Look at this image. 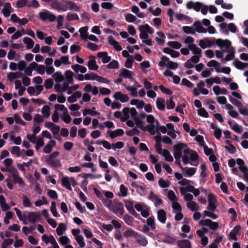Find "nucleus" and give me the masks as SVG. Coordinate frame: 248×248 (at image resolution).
Instances as JSON below:
<instances>
[{
	"label": "nucleus",
	"mask_w": 248,
	"mask_h": 248,
	"mask_svg": "<svg viewBox=\"0 0 248 248\" xmlns=\"http://www.w3.org/2000/svg\"><path fill=\"white\" fill-rule=\"evenodd\" d=\"M158 65L162 67L167 66L169 68L172 70L176 69L179 66L177 62L170 61L169 58L166 56H163L161 58V61L159 62Z\"/></svg>",
	"instance_id": "1"
},
{
	"label": "nucleus",
	"mask_w": 248,
	"mask_h": 248,
	"mask_svg": "<svg viewBox=\"0 0 248 248\" xmlns=\"http://www.w3.org/2000/svg\"><path fill=\"white\" fill-rule=\"evenodd\" d=\"M60 153L58 151L53 152L46 159V162L47 164L54 168H58L61 166V162L59 159H54L57 156H59Z\"/></svg>",
	"instance_id": "2"
},
{
	"label": "nucleus",
	"mask_w": 248,
	"mask_h": 248,
	"mask_svg": "<svg viewBox=\"0 0 248 248\" xmlns=\"http://www.w3.org/2000/svg\"><path fill=\"white\" fill-rule=\"evenodd\" d=\"M39 17L43 21H47L51 22L55 21L57 18L54 14L47 10L40 12Z\"/></svg>",
	"instance_id": "3"
},
{
	"label": "nucleus",
	"mask_w": 248,
	"mask_h": 248,
	"mask_svg": "<svg viewBox=\"0 0 248 248\" xmlns=\"http://www.w3.org/2000/svg\"><path fill=\"white\" fill-rule=\"evenodd\" d=\"M8 171L12 174V177L16 183H18L19 185H23L24 182L23 179L19 176V173L17 170L12 167L7 169Z\"/></svg>",
	"instance_id": "4"
},
{
	"label": "nucleus",
	"mask_w": 248,
	"mask_h": 248,
	"mask_svg": "<svg viewBox=\"0 0 248 248\" xmlns=\"http://www.w3.org/2000/svg\"><path fill=\"white\" fill-rule=\"evenodd\" d=\"M199 224L200 225L202 226H208L212 230H215L218 227V224L217 222H213L210 219L201 220L200 221Z\"/></svg>",
	"instance_id": "5"
},
{
	"label": "nucleus",
	"mask_w": 248,
	"mask_h": 248,
	"mask_svg": "<svg viewBox=\"0 0 248 248\" xmlns=\"http://www.w3.org/2000/svg\"><path fill=\"white\" fill-rule=\"evenodd\" d=\"M28 218L31 223L34 224L37 220L41 219L40 213L30 212L28 213Z\"/></svg>",
	"instance_id": "6"
},
{
	"label": "nucleus",
	"mask_w": 248,
	"mask_h": 248,
	"mask_svg": "<svg viewBox=\"0 0 248 248\" xmlns=\"http://www.w3.org/2000/svg\"><path fill=\"white\" fill-rule=\"evenodd\" d=\"M112 211L115 214L119 213L123 215L124 213L123 204L121 202L115 203L112 206Z\"/></svg>",
	"instance_id": "7"
},
{
	"label": "nucleus",
	"mask_w": 248,
	"mask_h": 248,
	"mask_svg": "<svg viewBox=\"0 0 248 248\" xmlns=\"http://www.w3.org/2000/svg\"><path fill=\"white\" fill-rule=\"evenodd\" d=\"M240 229L241 226L240 225L235 226L229 233V239L234 241L237 240V235L239 234Z\"/></svg>",
	"instance_id": "8"
},
{
	"label": "nucleus",
	"mask_w": 248,
	"mask_h": 248,
	"mask_svg": "<svg viewBox=\"0 0 248 248\" xmlns=\"http://www.w3.org/2000/svg\"><path fill=\"white\" fill-rule=\"evenodd\" d=\"M30 65L32 67V68L36 70L38 74L41 75L45 74L46 68L43 65H39L35 62H32L30 63Z\"/></svg>",
	"instance_id": "9"
},
{
	"label": "nucleus",
	"mask_w": 248,
	"mask_h": 248,
	"mask_svg": "<svg viewBox=\"0 0 248 248\" xmlns=\"http://www.w3.org/2000/svg\"><path fill=\"white\" fill-rule=\"evenodd\" d=\"M149 199L154 202L155 205L156 207L158 206L162 203V200L158 197L155 194L153 191L150 192Z\"/></svg>",
	"instance_id": "10"
},
{
	"label": "nucleus",
	"mask_w": 248,
	"mask_h": 248,
	"mask_svg": "<svg viewBox=\"0 0 248 248\" xmlns=\"http://www.w3.org/2000/svg\"><path fill=\"white\" fill-rule=\"evenodd\" d=\"M108 133L109 135V137L112 139H115L118 136H121L124 133V131L122 129H117L114 131L108 130Z\"/></svg>",
	"instance_id": "11"
},
{
	"label": "nucleus",
	"mask_w": 248,
	"mask_h": 248,
	"mask_svg": "<svg viewBox=\"0 0 248 248\" xmlns=\"http://www.w3.org/2000/svg\"><path fill=\"white\" fill-rule=\"evenodd\" d=\"M108 43L110 45L112 46L117 51H121L122 49V47L119 45V43L111 36L108 37Z\"/></svg>",
	"instance_id": "12"
},
{
	"label": "nucleus",
	"mask_w": 248,
	"mask_h": 248,
	"mask_svg": "<svg viewBox=\"0 0 248 248\" xmlns=\"http://www.w3.org/2000/svg\"><path fill=\"white\" fill-rule=\"evenodd\" d=\"M97 56L99 58L102 59V61L103 63H107L111 60V57L108 56V52L106 51L98 52Z\"/></svg>",
	"instance_id": "13"
},
{
	"label": "nucleus",
	"mask_w": 248,
	"mask_h": 248,
	"mask_svg": "<svg viewBox=\"0 0 248 248\" xmlns=\"http://www.w3.org/2000/svg\"><path fill=\"white\" fill-rule=\"evenodd\" d=\"M139 31L140 32L149 33L152 34L154 33V30L147 24L140 25L139 27Z\"/></svg>",
	"instance_id": "14"
},
{
	"label": "nucleus",
	"mask_w": 248,
	"mask_h": 248,
	"mask_svg": "<svg viewBox=\"0 0 248 248\" xmlns=\"http://www.w3.org/2000/svg\"><path fill=\"white\" fill-rule=\"evenodd\" d=\"M90 58L92 59L89 61L88 62L87 66L88 68L91 70H96L98 69L99 66L96 64L95 57L93 56H90Z\"/></svg>",
	"instance_id": "15"
},
{
	"label": "nucleus",
	"mask_w": 248,
	"mask_h": 248,
	"mask_svg": "<svg viewBox=\"0 0 248 248\" xmlns=\"http://www.w3.org/2000/svg\"><path fill=\"white\" fill-rule=\"evenodd\" d=\"M136 240L140 245L143 247H145L148 244V241L146 237L139 233L138 235L136 237Z\"/></svg>",
	"instance_id": "16"
},
{
	"label": "nucleus",
	"mask_w": 248,
	"mask_h": 248,
	"mask_svg": "<svg viewBox=\"0 0 248 248\" xmlns=\"http://www.w3.org/2000/svg\"><path fill=\"white\" fill-rule=\"evenodd\" d=\"M189 50L192 51L195 55L202 56V50L200 48L197 47L195 44H190L188 46Z\"/></svg>",
	"instance_id": "17"
},
{
	"label": "nucleus",
	"mask_w": 248,
	"mask_h": 248,
	"mask_svg": "<svg viewBox=\"0 0 248 248\" xmlns=\"http://www.w3.org/2000/svg\"><path fill=\"white\" fill-rule=\"evenodd\" d=\"M56 142L54 140H51L45 146L43 151L46 154H49L51 152L52 147L56 145Z\"/></svg>",
	"instance_id": "18"
},
{
	"label": "nucleus",
	"mask_w": 248,
	"mask_h": 248,
	"mask_svg": "<svg viewBox=\"0 0 248 248\" xmlns=\"http://www.w3.org/2000/svg\"><path fill=\"white\" fill-rule=\"evenodd\" d=\"M66 7L67 8L70 10H73L76 12H79L80 10L79 7L74 2L67 0L66 1Z\"/></svg>",
	"instance_id": "19"
},
{
	"label": "nucleus",
	"mask_w": 248,
	"mask_h": 248,
	"mask_svg": "<svg viewBox=\"0 0 248 248\" xmlns=\"http://www.w3.org/2000/svg\"><path fill=\"white\" fill-rule=\"evenodd\" d=\"M177 244L179 248H191V247L190 242L187 240H178Z\"/></svg>",
	"instance_id": "20"
},
{
	"label": "nucleus",
	"mask_w": 248,
	"mask_h": 248,
	"mask_svg": "<svg viewBox=\"0 0 248 248\" xmlns=\"http://www.w3.org/2000/svg\"><path fill=\"white\" fill-rule=\"evenodd\" d=\"M185 176H191L193 175L196 171V169L195 168H183L182 170Z\"/></svg>",
	"instance_id": "21"
},
{
	"label": "nucleus",
	"mask_w": 248,
	"mask_h": 248,
	"mask_svg": "<svg viewBox=\"0 0 248 248\" xmlns=\"http://www.w3.org/2000/svg\"><path fill=\"white\" fill-rule=\"evenodd\" d=\"M133 72L126 69H123L119 73V76L121 78H132Z\"/></svg>",
	"instance_id": "22"
},
{
	"label": "nucleus",
	"mask_w": 248,
	"mask_h": 248,
	"mask_svg": "<svg viewBox=\"0 0 248 248\" xmlns=\"http://www.w3.org/2000/svg\"><path fill=\"white\" fill-rule=\"evenodd\" d=\"M166 213L163 209L159 210L157 212V219L162 223H165L166 220Z\"/></svg>",
	"instance_id": "23"
},
{
	"label": "nucleus",
	"mask_w": 248,
	"mask_h": 248,
	"mask_svg": "<svg viewBox=\"0 0 248 248\" xmlns=\"http://www.w3.org/2000/svg\"><path fill=\"white\" fill-rule=\"evenodd\" d=\"M51 6L53 9L59 11H66L67 10V9L62 7V3L57 0L52 1L51 3Z\"/></svg>",
	"instance_id": "24"
},
{
	"label": "nucleus",
	"mask_w": 248,
	"mask_h": 248,
	"mask_svg": "<svg viewBox=\"0 0 248 248\" xmlns=\"http://www.w3.org/2000/svg\"><path fill=\"white\" fill-rule=\"evenodd\" d=\"M62 185L63 187H65L68 190L70 191L72 190L70 182V178L68 177L65 176L62 178Z\"/></svg>",
	"instance_id": "25"
},
{
	"label": "nucleus",
	"mask_w": 248,
	"mask_h": 248,
	"mask_svg": "<svg viewBox=\"0 0 248 248\" xmlns=\"http://www.w3.org/2000/svg\"><path fill=\"white\" fill-rule=\"evenodd\" d=\"M211 127L212 129L215 130L214 135L217 139H220L222 135V131L221 129L217 127V126L214 123L211 124Z\"/></svg>",
	"instance_id": "26"
},
{
	"label": "nucleus",
	"mask_w": 248,
	"mask_h": 248,
	"mask_svg": "<svg viewBox=\"0 0 248 248\" xmlns=\"http://www.w3.org/2000/svg\"><path fill=\"white\" fill-rule=\"evenodd\" d=\"M193 25L196 28V31L199 33H206L207 30L201 24L200 21L195 22Z\"/></svg>",
	"instance_id": "27"
},
{
	"label": "nucleus",
	"mask_w": 248,
	"mask_h": 248,
	"mask_svg": "<svg viewBox=\"0 0 248 248\" xmlns=\"http://www.w3.org/2000/svg\"><path fill=\"white\" fill-rule=\"evenodd\" d=\"M226 108L229 110L228 113L232 118H236L238 116V112L236 110H232L233 107L231 105L226 104Z\"/></svg>",
	"instance_id": "28"
},
{
	"label": "nucleus",
	"mask_w": 248,
	"mask_h": 248,
	"mask_svg": "<svg viewBox=\"0 0 248 248\" xmlns=\"http://www.w3.org/2000/svg\"><path fill=\"white\" fill-rule=\"evenodd\" d=\"M165 101L162 98H158L156 100V107L159 110H164L165 108Z\"/></svg>",
	"instance_id": "29"
},
{
	"label": "nucleus",
	"mask_w": 248,
	"mask_h": 248,
	"mask_svg": "<svg viewBox=\"0 0 248 248\" xmlns=\"http://www.w3.org/2000/svg\"><path fill=\"white\" fill-rule=\"evenodd\" d=\"M185 147H187L186 144L178 143L173 146V151L176 153H182V149Z\"/></svg>",
	"instance_id": "30"
},
{
	"label": "nucleus",
	"mask_w": 248,
	"mask_h": 248,
	"mask_svg": "<svg viewBox=\"0 0 248 248\" xmlns=\"http://www.w3.org/2000/svg\"><path fill=\"white\" fill-rule=\"evenodd\" d=\"M65 76L67 82L69 84H72L74 82L73 73L70 70H66Z\"/></svg>",
	"instance_id": "31"
},
{
	"label": "nucleus",
	"mask_w": 248,
	"mask_h": 248,
	"mask_svg": "<svg viewBox=\"0 0 248 248\" xmlns=\"http://www.w3.org/2000/svg\"><path fill=\"white\" fill-rule=\"evenodd\" d=\"M23 42L24 44L27 45V48L28 49L32 48L34 44L33 41L28 37H24L23 39Z\"/></svg>",
	"instance_id": "32"
},
{
	"label": "nucleus",
	"mask_w": 248,
	"mask_h": 248,
	"mask_svg": "<svg viewBox=\"0 0 248 248\" xmlns=\"http://www.w3.org/2000/svg\"><path fill=\"white\" fill-rule=\"evenodd\" d=\"M137 235H138V233L131 229L127 230L124 233V237H129L132 236L136 237Z\"/></svg>",
	"instance_id": "33"
},
{
	"label": "nucleus",
	"mask_w": 248,
	"mask_h": 248,
	"mask_svg": "<svg viewBox=\"0 0 248 248\" xmlns=\"http://www.w3.org/2000/svg\"><path fill=\"white\" fill-rule=\"evenodd\" d=\"M123 112L124 114L123 116L121 118L122 122H125L129 118L130 108L126 107L124 108L123 109Z\"/></svg>",
	"instance_id": "34"
},
{
	"label": "nucleus",
	"mask_w": 248,
	"mask_h": 248,
	"mask_svg": "<svg viewBox=\"0 0 248 248\" xmlns=\"http://www.w3.org/2000/svg\"><path fill=\"white\" fill-rule=\"evenodd\" d=\"M168 162H172L173 160V157L171 155L170 152L167 149H164V152L161 155Z\"/></svg>",
	"instance_id": "35"
},
{
	"label": "nucleus",
	"mask_w": 248,
	"mask_h": 248,
	"mask_svg": "<svg viewBox=\"0 0 248 248\" xmlns=\"http://www.w3.org/2000/svg\"><path fill=\"white\" fill-rule=\"evenodd\" d=\"M147 225L150 227V229L152 231H154L156 227L154 217H149L147 219Z\"/></svg>",
	"instance_id": "36"
},
{
	"label": "nucleus",
	"mask_w": 248,
	"mask_h": 248,
	"mask_svg": "<svg viewBox=\"0 0 248 248\" xmlns=\"http://www.w3.org/2000/svg\"><path fill=\"white\" fill-rule=\"evenodd\" d=\"M66 229V225L64 224L61 223L59 224L58 227L56 229V232L58 235H62L63 234V232L65 231Z\"/></svg>",
	"instance_id": "37"
},
{
	"label": "nucleus",
	"mask_w": 248,
	"mask_h": 248,
	"mask_svg": "<svg viewBox=\"0 0 248 248\" xmlns=\"http://www.w3.org/2000/svg\"><path fill=\"white\" fill-rule=\"evenodd\" d=\"M157 34L161 38L156 37L155 40L159 45H163L165 42V35L163 32H157Z\"/></svg>",
	"instance_id": "38"
},
{
	"label": "nucleus",
	"mask_w": 248,
	"mask_h": 248,
	"mask_svg": "<svg viewBox=\"0 0 248 248\" xmlns=\"http://www.w3.org/2000/svg\"><path fill=\"white\" fill-rule=\"evenodd\" d=\"M52 77L56 82H61L64 80V77L61 72H57L55 73L53 75Z\"/></svg>",
	"instance_id": "39"
},
{
	"label": "nucleus",
	"mask_w": 248,
	"mask_h": 248,
	"mask_svg": "<svg viewBox=\"0 0 248 248\" xmlns=\"http://www.w3.org/2000/svg\"><path fill=\"white\" fill-rule=\"evenodd\" d=\"M187 207L192 211H196L198 210V204L194 202H190L186 204Z\"/></svg>",
	"instance_id": "40"
},
{
	"label": "nucleus",
	"mask_w": 248,
	"mask_h": 248,
	"mask_svg": "<svg viewBox=\"0 0 248 248\" xmlns=\"http://www.w3.org/2000/svg\"><path fill=\"white\" fill-rule=\"evenodd\" d=\"M233 63L235 67L238 69L242 70L246 68V63L240 61L238 59H236Z\"/></svg>",
	"instance_id": "41"
},
{
	"label": "nucleus",
	"mask_w": 248,
	"mask_h": 248,
	"mask_svg": "<svg viewBox=\"0 0 248 248\" xmlns=\"http://www.w3.org/2000/svg\"><path fill=\"white\" fill-rule=\"evenodd\" d=\"M207 66L210 67H214L216 69V71L217 72V69H218L220 67L221 65L220 63L215 61V60H211L207 63Z\"/></svg>",
	"instance_id": "42"
},
{
	"label": "nucleus",
	"mask_w": 248,
	"mask_h": 248,
	"mask_svg": "<svg viewBox=\"0 0 248 248\" xmlns=\"http://www.w3.org/2000/svg\"><path fill=\"white\" fill-rule=\"evenodd\" d=\"M135 122L136 125L137 127L140 128L141 130L143 131H146V127L143 125V123L140 119V118L138 117L135 120H134Z\"/></svg>",
	"instance_id": "43"
},
{
	"label": "nucleus",
	"mask_w": 248,
	"mask_h": 248,
	"mask_svg": "<svg viewBox=\"0 0 248 248\" xmlns=\"http://www.w3.org/2000/svg\"><path fill=\"white\" fill-rule=\"evenodd\" d=\"M50 108L47 105L44 106L42 109V113L45 118H48L50 116Z\"/></svg>",
	"instance_id": "44"
},
{
	"label": "nucleus",
	"mask_w": 248,
	"mask_h": 248,
	"mask_svg": "<svg viewBox=\"0 0 248 248\" xmlns=\"http://www.w3.org/2000/svg\"><path fill=\"white\" fill-rule=\"evenodd\" d=\"M120 192L118 193L119 197H125L127 195V189L125 186L122 184L120 187Z\"/></svg>",
	"instance_id": "45"
},
{
	"label": "nucleus",
	"mask_w": 248,
	"mask_h": 248,
	"mask_svg": "<svg viewBox=\"0 0 248 248\" xmlns=\"http://www.w3.org/2000/svg\"><path fill=\"white\" fill-rule=\"evenodd\" d=\"M107 67L108 69H118L119 67V62L113 60L107 65Z\"/></svg>",
	"instance_id": "46"
},
{
	"label": "nucleus",
	"mask_w": 248,
	"mask_h": 248,
	"mask_svg": "<svg viewBox=\"0 0 248 248\" xmlns=\"http://www.w3.org/2000/svg\"><path fill=\"white\" fill-rule=\"evenodd\" d=\"M66 19L69 21L72 20H77L79 19V17L77 14L68 13L66 16Z\"/></svg>",
	"instance_id": "47"
},
{
	"label": "nucleus",
	"mask_w": 248,
	"mask_h": 248,
	"mask_svg": "<svg viewBox=\"0 0 248 248\" xmlns=\"http://www.w3.org/2000/svg\"><path fill=\"white\" fill-rule=\"evenodd\" d=\"M168 45L170 47L175 49H179L182 46L181 44L177 41H169Z\"/></svg>",
	"instance_id": "48"
},
{
	"label": "nucleus",
	"mask_w": 248,
	"mask_h": 248,
	"mask_svg": "<svg viewBox=\"0 0 248 248\" xmlns=\"http://www.w3.org/2000/svg\"><path fill=\"white\" fill-rule=\"evenodd\" d=\"M54 85L53 80L51 78L46 79L44 82V86L46 89H50L52 88Z\"/></svg>",
	"instance_id": "49"
},
{
	"label": "nucleus",
	"mask_w": 248,
	"mask_h": 248,
	"mask_svg": "<svg viewBox=\"0 0 248 248\" xmlns=\"http://www.w3.org/2000/svg\"><path fill=\"white\" fill-rule=\"evenodd\" d=\"M97 75L94 73H88L85 75V79L86 80H97Z\"/></svg>",
	"instance_id": "50"
},
{
	"label": "nucleus",
	"mask_w": 248,
	"mask_h": 248,
	"mask_svg": "<svg viewBox=\"0 0 248 248\" xmlns=\"http://www.w3.org/2000/svg\"><path fill=\"white\" fill-rule=\"evenodd\" d=\"M124 219L125 222L128 225L131 226L133 224L134 218L128 214L124 216Z\"/></svg>",
	"instance_id": "51"
},
{
	"label": "nucleus",
	"mask_w": 248,
	"mask_h": 248,
	"mask_svg": "<svg viewBox=\"0 0 248 248\" xmlns=\"http://www.w3.org/2000/svg\"><path fill=\"white\" fill-rule=\"evenodd\" d=\"M163 242L172 244L176 242V239L174 237H172L169 235H166L165 236L164 238L163 239Z\"/></svg>",
	"instance_id": "52"
},
{
	"label": "nucleus",
	"mask_w": 248,
	"mask_h": 248,
	"mask_svg": "<svg viewBox=\"0 0 248 248\" xmlns=\"http://www.w3.org/2000/svg\"><path fill=\"white\" fill-rule=\"evenodd\" d=\"M126 134L129 136H139L140 134V131L138 128L134 127L131 130L126 131Z\"/></svg>",
	"instance_id": "53"
},
{
	"label": "nucleus",
	"mask_w": 248,
	"mask_h": 248,
	"mask_svg": "<svg viewBox=\"0 0 248 248\" xmlns=\"http://www.w3.org/2000/svg\"><path fill=\"white\" fill-rule=\"evenodd\" d=\"M76 240L81 248H82L85 247V243L84 241L83 237L82 235H79L77 236L76 238Z\"/></svg>",
	"instance_id": "54"
},
{
	"label": "nucleus",
	"mask_w": 248,
	"mask_h": 248,
	"mask_svg": "<svg viewBox=\"0 0 248 248\" xmlns=\"http://www.w3.org/2000/svg\"><path fill=\"white\" fill-rule=\"evenodd\" d=\"M167 108L168 109H173L175 108V103L173 100V97L170 98L169 100L167 101Z\"/></svg>",
	"instance_id": "55"
},
{
	"label": "nucleus",
	"mask_w": 248,
	"mask_h": 248,
	"mask_svg": "<svg viewBox=\"0 0 248 248\" xmlns=\"http://www.w3.org/2000/svg\"><path fill=\"white\" fill-rule=\"evenodd\" d=\"M101 6L103 9L107 10H111L114 8V4L109 2H102Z\"/></svg>",
	"instance_id": "56"
},
{
	"label": "nucleus",
	"mask_w": 248,
	"mask_h": 248,
	"mask_svg": "<svg viewBox=\"0 0 248 248\" xmlns=\"http://www.w3.org/2000/svg\"><path fill=\"white\" fill-rule=\"evenodd\" d=\"M194 188H195L193 186L189 184L188 185L186 186L185 188L181 187L180 190L182 193L186 191L192 192H193V191L194 190Z\"/></svg>",
	"instance_id": "57"
},
{
	"label": "nucleus",
	"mask_w": 248,
	"mask_h": 248,
	"mask_svg": "<svg viewBox=\"0 0 248 248\" xmlns=\"http://www.w3.org/2000/svg\"><path fill=\"white\" fill-rule=\"evenodd\" d=\"M35 143V149L38 151L42 146L44 145L43 139L42 138H39L37 139V141Z\"/></svg>",
	"instance_id": "58"
},
{
	"label": "nucleus",
	"mask_w": 248,
	"mask_h": 248,
	"mask_svg": "<svg viewBox=\"0 0 248 248\" xmlns=\"http://www.w3.org/2000/svg\"><path fill=\"white\" fill-rule=\"evenodd\" d=\"M198 114L199 115L204 118H208L209 117L208 112L204 108H202L200 109H199L198 110Z\"/></svg>",
	"instance_id": "59"
},
{
	"label": "nucleus",
	"mask_w": 248,
	"mask_h": 248,
	"mask_svg": "<svg viewBox=\"0 0 248 248\" xmlns=\"http://www.w3.org/2000/svg\"><path fill=\"white\" fill-rule=\"evenodd\" d=\"M47 195L51 199L53 200L57 199L58 198V194L56 191L54 190L49 189L47 192Z\"/></svg>",
	"instance_id": "60"
},
{
	"label": "nucleus",
	"mask_w": 248,
	"mask_h": 248,
	"mask_svg": "<svg viewBox=\"0 0 248 248\" xmlns=\"http://www.w3.org/2000/svg\"><path fill=\"white\" fill-rule=\"evenodd\" d=\"M159 186L162 188H167L170 186V182L168 181H165L163 179H160L158 181Z\"/></svg>",
	"instance_id": "61"
},
{
	"label": "nucleus",
	"mask_w": 248,
	"mask_h": 248,
	"mask_svg": "<svg viewBox=\"0 0 248 248\" xmlns=\"http://www.w3.org/2000/svg\"><path fill=\"white\" fill-rule=\"evenodd\" d=\"M62 118L66 124H69L71 121V118L66 111L63 113Z\"/></svg>",
	"instance_id": "62"
},
{
	"label": "nucleus",
	"mask_w": 248,
	"mask_h": 248,
	"mask_svg": "<svg viewBox=\"0 0 248 248\" xmlns=\"http://www.w3.org/2000/svg\"><path fill=\"white\" fill-rule=\"evenodd\" d=\"M23 205L24 207H30L31 205V202L28 198V197L26 195H23Z\"/></svg>",
	"instance_id": "63"
},
{
	"label": "nucleus",
	"mask_w": 248,
	"mask_h": 248,
	"mask_svg": "<svg viewBox=\"0 0 248 248\" xmlns=\"http://www.w3.org/2000/svg\"><path fill=\"white\" fill-rule=\"evenodd\" d=\"M136 19V17L131 14H128L125 16L126 21L129 23L134 22Z\"/></svg>",
	"instance_id": "64"
}]
</instances>
